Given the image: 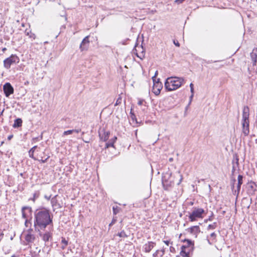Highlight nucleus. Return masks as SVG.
I'll return each instance as SVG.
<instances>
[{"label": "nucleus", "instance_id": "63", "mask_svg": "<svg viewBox=\"0 0 257 257\" xmlns=\"http://www.w3.org/2000/svg\"><path fill=\"white\" fill-rule=\"evenodd\" d=\"M247 200V199H246V198H244L243 199V201H244V200Z\"/></svg>", "mask_w": 257, "mask_h": 257}, {"label": "nucleus", "instance_id": "44", "mask_svg": "<svg viewBox=\"0 0 257 257\" xmlns=\"http://www.w3.org/2000/svg\"><path fill=\"white\" fill-rule=\"evenodd\" d=\"M174 42V44L177 47H179L180 46V44L178 42V41H175V40H174L173 41Z\"/></svg>", "mask_w": 257, "mask_h": 257}, {"label": "nucleus", "instance_id": "13", "mask_svg": "<svg viewBox=\"0 0 257 257\" xmlns=\"http://www.w3.org/2000/svg\"><path fill=\"white\" fill-rule=\"evenodd\" d=\"M98 134L101 140L106 142L108 140L110 135V132L109 131H105L104 128H102L100 129Z\"/></svg>", "mask_w": 257, "mask_h": 257}, {"label": "nucleus", "instance_id": "40", "mask_svg": "<svg viewBox=\"0 0 257 257\" xmlns=\"http://www.w3.org/2000/svg\"><path fill=\"white\" fill-rule=\"evenodd\" d=\"M185 0H175L174 1V3L178 4V5H179L180 4H182V3H183Z\"/></svg>", "mask_w": 257, "mask_h": 257}, {"label": "nucleus", "instance_id": "60", "mask_svg": "<svg viewBox=\"0 0 257 257\" xmlns=\"http://www.w3.org/2000/svg\"><path fill=\"white\" fill-rule=\"evenodd\" d=\"M6 50H7V48H3L2 51H3V52H5Z\"/></svg>", "mask_w": 257, "mask_h": 257}, {"label": "nucleus", "instance_id": "38", "mask_svg": "<svg viewBox=\"0 0 257 257\" xmlns=\"http://www.w3.org/2000/svg\"><path fill=\"white\" fill-rule=\"evenodd\" d=\"M117 221V219H116V217H113L112 218V220L111 222V223L109 224V226H112V225H113Z\"/></svg>", "mask_w": 257, "mask_h": 257}, {"label": "nucleus", "instance_id": "54", "mask_svg": "<svg viewBox=\"0 0 257 257\" xmlns=\"http://www.w3.org/2000/svg\"><path fill=\"white\" fill-rule=\"evenodd\" d=\"M13 137V135H10V136H8V139L9 140H11Z\"/></svg>", "mask_w": 257, "mask_h": 257}, {"label": "nucleus", "instance_id": "29", "mask_svg": "<svg viewBox=\"0 0 257 257\" xmlns=\"http://www.w3.org/2000/svg\"><path fill=\"white\" fill-rule=\"evenodd\" d=\"M117 235H118L120 237H123V238L127 237L128 236V235L126 234L124 230H122V231H120V232H118L117 233Z\"/></svg>", "mask_w": 257, "mask_h": 257}, {"label": "nucleus", "instance_id": "36", "mask_svg": "<svg viewBox=\"0 0 257 257\" xmlns=\"http://www.w3.org/2000/svg\"><path fill=\"white\" fill-rule=\"evenodd\" d=\"M130 113H131V117L132 120H135L136 121V122H137L136 116L135 113L132 112V109H131Z\"/></svg>", "mask_w": 257, "mask_h": 257}, {"label": "nucleus", "instance_id": "39", "mask_svg": "<svg viewBox=\"0 0 257 257\" xmlns=\"http://www.w3.org/2000/svg\"><path fill=\"white\" fill-rule=\"evenodd\" d=\"M190 87L191 93H194V88H193V84L192 83H191L190 84Z\"/></svg>", "mask_w": 257, "mask_h": 257}, {"label": "nucleus", "instance_id": "10", "mask_svg": "<svg viewBox=\"0 0 257 257\" xmlns=\"http://www.w3.org/2000/svg\"><path fill=\"white\" fill-rule=\"evenodd\" d=\"M153 86L152 91L156 95L160 93L161 90L163 88V85L161 82H155V79H153Z\"/></svg>", "mask_w": 257, "mask_h": 257}, {"label": "nucleus", "instance_id": "17", "mask_svg": "<svg viewBox=\"0 0 257 257\" xmlns=\"http://www.w3.org/2000/svg\"><path fill=\"white\" fill-rule=\"evenodd\" d=\"M39 235L45 243L52 239V233L50 231H46L44 233L40 232Z\"/></svg>", "mask_w": 257, "mask_h": 257}, {"label": "nucleus", "instance_id": "47", "mask_svg": "<svg viewBox=\"0 0 257 257\" xmlns=\"http://www.w3.org/2000/svg\"><path fill=\"white\" fill-rule=\"evenodd\" d=\"M73 133L75 132V133H78L81 132V129H74V130H73Z\"/></svg>", "mask_w": 257, "mask_h": 257}, {"label": "nucleus", "instance_id": "12", "mask_svg": "<svg viewBox=\"0 0 257 257\" xmlns=\"http://www.w3.org/2000/svg\"><path fill=\"white\" fill-rule=\"evenodd\" d=\"M89 36H86L81 42L79 48L81 51H87L89 46Z\"/></svg>", "mask_w": 257, "mask_h": 257}, {"label": "nucleus", "instance_id": "46", "mask_svg": "<svg viewBox=\"0 0 257 257\" xmlns=\"http://www.w3.org/2000/svg\"><path fill=\"white\" fill-rule=\"evenodd\" d=\"M179 176L180 177V179L179 180V182L177 183V185H178L181 183V182H182V179H183L182 176L181 175H179Z\"/></svg>", "mask_w": 257, "mask_h": 257}, {"label": "nucleus", "instance_id": "24", "mask_svg": "<svg viewBox=\"0 0 257 257\" xmlns=\"http://www.w3.org/2000/svg\"><path fill=\"white\" fill-rule=\"evenodd\" d=\"M57 196V195H55V196L52 198L51 200V203L52 207L58 206L59 208H60L61 206L58 202V200H57L56 198Z\"/></svg>", "mask_w": 257, "mask_h": 257}, {"label": "nucleus", "instance_id": "53", "mask_svg": "<svg viewBox=\"0 0 257 257\" xmlns=\"http://www.w3.org/2000/svg\"><path fill=\"white\" fill-rule=\"evenodd\" d=\"M161 252H162V254H161L160 256H163L164 254V252H165L164 249H163L161 250Z\"/></svg>", "mask_w": 257, "mask_h": 257}, {"label": "nucleus", "instance_id": "18", "mask_svg": "<svg viewBox=\"0 0 257 257\" xmlns=\"http://www.w3.org/2000/svg\"><path fill=\"white\" fill-rule=\"evenodd\" d=\"M249 109L247 106H245L243 107L242 111V117L241 121H249Z\"/></svg>", "mask_w": 257, "mask_h": 257}, {"label": "nucleus", "instance_id": "49", "mask_svg": "<svg viewBox=\"0 0 257 257\" xmlns=\"http://www.w3.org/2000/svg\"><path fill=\"white\" fill-rule=\"evenodd\" d=\"M143 102H144V100H140L138 103L139 105H141L143 104Z\"/></svg>", "mask_w": 257, "mask_h": 257}, {"label": "nucleus", "instance_id": "52", "mask_svg": "<svg viewBox=\"0 0 257 257\" xmlns=\"http://www.w3.org/2000/svg\"><path fill=\"white\" fill-rule=\"evenodd\" d=\"M45 198L48 200H49L51 198V195H50L49 196H47V195H45Z\"/></svg>", "mask_w": 257, "mask_h": 257}, {"label": "nucleus", "instance_id": "48", "mask_svg": "<svg viewBox=\"0 0 257 257\" xmlns=\"http://www.w3.org/2000/svg\"><path fill=\"white\" fill-rule=\"evenodd\" d=\"M194 96V93H191V95H190V97H189V99H190V103L191 102L192 100V99H193V97Z\"/></svg>", "mask_w": 257, "mask_h": 257}, {"label": "nucleus", "instance_id": "59", "mask_svg": "<svg viewBox=\"0 0 257 257\" xmlns=\"http://www.w3.org/2000/svg\"><path fill=\"white\" fill-rule=\"evenodd\" d=\"M169 162H172L173 161V159L172 158H170L169 159Z\"/></svg>", "mask_w": 257, "mask_h": 257}, {"label": "nucleus", "instance_id": "14", "mask_svg": "<svg viewBox=\"0 0 257 257\" xmlns=\"http://www.w3.org/2000/svg\"><path fill=\"white\" fill-rule=\"evenodd\" d=\"M242 133L247 136L249 133V121H241Z\"/></svg>", "mask_w": 257, "mask_h": 257}, {"label": "nucleus", "instance_id": "15", "mask_svg": "<svg viewBox=\"0 0 257 257\" xmlns=\"http://www.w3.org/2000/svg\"><path fill=\"white\" fill-rule=\"evenodd\" d=\"M256 186L255 184L251 182L248 183L247 185V193L249 195H254L256 191Z\"/></svg>", "mask_w": 257, "mask_h": 257}, {"label": "nucleus", "instance_id": "5", "mask_svg": "<svg viewBox=\"0 0 257 257\" xmlns=\"http://www.w3.org/2000/svg\"><path fill=\"white\" fill-rule=\"evenodd\" d=\"M162 182L163 188L166 190H169L173 185L174 181L171 180V173L170 172L163 174Z\"/></svg>", "mask_w": 257, "mask_h": 257}, {"label": "nucleus", "instance_id": "34", "mask_svg": "<svg viewBox=\"0 0 257 257\" xmlns=\"http://www.w3.org/2000/svg\"><path fill=\"white\" fill-rule=\"evenodd\" d=\"M236 181V180L235 178H232L231 180V188L232 189V191L234 189V184Z\"/></svg>", "mask_w": 257, "mask_h": 257}, {"label": "nucleus", "instance_id": "9", "mask_svg": "<svg viewBox=\"0 0 257 257\" xmlns=\"http://www.w3.org/2000/svg\"><path fill=\"white\" fill-rule=\"evenodd\" d=\"M243 176L241 175H239L237 177V185L236 189H233L232 191L233 194L236 196V198H237L240 190L241 188V185L243 183Z\"/></svg>", "mask_w": 257, "mask_h": 257}, {"label": "nucleus", "instance_id": "28", "mask_svg": "<svg viewBox=\"0 0 257 257\" xmlns=\"http://www.w3.org/2000/svg\"><path fill=\"white\" fill-rule=\"evenodd\" d=\"M138 49H142V52H141V54L140 55H138V53L136 54L137 55V56L139 58H140V59H143V58H144V56H145V52L144 51V49H143V47L142 46V47H138Z\"/></svg>", "mask_w": 257, "mask_h": 257}, {"label": "nucleus", "instance_id": "50", "mask_svg": "<svg viewBox=\"0 0 257 257\" xmlns=\"http://www.w3.org/2000/svg\"><path fill=\"white\" fill-rule=\"evenodd\" d=\"M163 242L167 245L170 243V241L169 240H164Z\"/></svg>", "mask_w": 257, "mask_h": 257}, {"label": "nucleus", "instance_id": "51", "mask_svg": "<svg viewBox=\"0 0 257 257\" xmlns=\"http://www.w3.org/2000/svg\"><path fill=\"white\" fill-rule=\"evenodd\" d=\"M38 140V138L37 137V138H34L33 139L32 141L34 143H35L36 141H37Z\"/></svg>", "mask_w": 257, "mask_h": 257}, {"label": "nucleus", "instance_id": "23", "mask_svg": "<svg viewBox=\"0 0 257 257\" xmlns=\"http://www.w3.org/2000/svg\"><path fill=\"white\" fill-rule=\"evenodd\" d=\"M22 120L21 118H18L15 120L14 123L13 125V127L18 128L22 126Z\"/></svg>", "mask_w": 257, "mask_h": 257}, {"label": "nucleus", "instance_id": "58", "mask_svg": "<svg viewBox=\"0 0 257 257\" xmlns=\"http://www.w3.org/2000/svg\"><path fill=\"white\" fill-rule=\"evenodd\" d=\"M207 241L209 244L211 245L212 244V242H211L209 239H207Z\"/></svg>", "mask_w": 257, "mask_h": 257}, {"label": "nucleus", "instance_id": "57", "mask_svg": "<svg viewBox=\"0 0 257 257\" xmlns=\"http://www.w3.org/2000/svg\"><path fill=\"white\" fill-rule=\"evenodd\" d=\"M208 220H209V221H212V216H209V217L208 218Z\"/></svg>", "mask_w": 257, "mask_h": 257}, {"label": "nucleus", "instance_id": "55", "mask_svg": "<svg viewBox=\"0 0 257 257\" xmlns=\"http://www.w3.org/2000/svg\"><path fill=\"white\" fill-rule=\"evenodd\" d=\"M157 74H158V71H157L155 74V75L152 77L153 80V79H155V78L156 77V76H157Z\"/></svg>", "mask_w": 257, "mask_h": 257}, {"label": "nucleus", "instance_id": "25", "mask_svg": "<svg viewBox=\"0 0 257 257\" xmlns=\"http://www.w3.org/2000/svg\"><path fill=\"white\" fill-rule=\"evenodd\" d=\"M40 194L39 191H35L33 194V197L29 198V200H32L35 202L36 200L39 197Z\"/></svg>", "mask_w": 257, "mask_h": 257}, {"label": "nucleus", "instance_id": "22", "mask_svg": "<svg viewBox=\"0 0 257 257\" xmlns=\"http://www.w3.org/2000/svg\"><path fill=\"white\" fill-rule=\"evenodd\" d=\"M238 161H239V159L237 157H236V158L235 159V162H234V161H232V171H231V174L232 175H233V174L235 172L236 168L238 167V165H239Z\"/></svg>", "mask_w": 257, "mask_h": 257}, {"label": "nucleus", "instance_id": "16", "mask_svg": "<svg viewBox=\"0 0 257 257\" xmlns=\"http://www.w3.org/2000/svg\"><path fill=\"white\" fill-rule=\"evenodd\" d=\"M186 230L193 235L195 236V237H197L198 234L200 232V229L198 225L191 226V227L187 228Z\"/></svg>", "mask_w": 257, "mask_h": 257}, {"label": "nucleus", "instance_id": "27", "mask_svg": "<svg viewBox=\"0 0 257 257\" xmlns=\"http://www.w3.org/2000/svg\"><path fill=\"white\" fill-rule=\"evenodd\" d=\"M61 243L62 244L61 248L64 249L68 245V240L64 237H62Z\"/></svg>", "mask_w": 257, "mask_h": 257}, {"label": "nucleus", "instance_id": "6", "mask_svg": "<svg viewBox=\"0 0 257 257\" xmlns=\"http://www.w3.org/2000/svg\"><path fill=\"white\" fill-rule=\"evenodd\" d=\"M19 61V57L16 55L12 54L10 57L6 58L4 61V65L6 68L9 69L12 64L18 63Z\"/></svg>", "mask_w": 257, "mask_h": 257}, {"label": "nucleus", "instance_id": "45", "mask_svg": "<svg viewBox=\"0 0 257 257\" xmlns=\"http://www.w3.org/2000/svg\"><path fill=\"white\" fill-rule=\"evenodd\" d=\"M170 251L172 252H175V249L174 247L173 246H170Z\"/></svg>", "mask_w": 257, "mask_h": 257}, {"label": "nucleus", "instance_id": "56", "mask_svg": "<svg viewBox=\"0 0 257 257\" xmlns=\"http://www.w3.org/2000/svg\"><path fill=\"white\" fill-rule=\"evenodd\" d=\"M82 140L86 143H89L90 142V141L87 140H84V139H82Z\"/></svg>", "mask_w": 257, "mask_h": 257}, {"label": "nucleus", "instance_id": "2", "mask_svg": "<svg viewBox=\"0 0 257 257\" xmlns=\"http://www.w3.org/2000/svg\"><path fill=\"white\" fill-rule=\"evenodd\" d=\"M184 83L182 77H168L165 82V87L169 91H173L179 88Z\"/></svg>", "mask_w": 257, "mask_h": 257}, {"label": "nucleus", "instance_id": "1", "mask_svg": "<svg viewBox=\"0 0 257 257\" xmlns=\"http://www.w3.org/2000/svg\"><path fill=\"white\" fill-rule=\"evenodd\" d=\"M34 226L36 231L45 229L47 226L53 224V214L50 210L45 207H41L34 212Z\"/></svg>", "mask_w": 257, "mask_h": 257}, {"label": "nucleus", "instance_id": "33", "mask_svg": "<svg viewBox=\"0 0 257 257\" xmlns=\"http://www.w3.org/2000/svg\"><path fill=\"white\" fill-rule=\"evenodd\" d=\"M25 219V225L26 226H28V223H30V224H32L31 223V221H32V217L31 216L30 217V219H29L28 218H24Z\"/></svg>", "mask_w": 257, "mask_h": 257}, {"label": "nucleus", "instance_id": "7", "mask_svg": "<svg viewBox=\"0 0 257 257\" xmlns=\"http://www.w3.org/2000/svg\"><path fill=\"white\" fill-rule=\"evenodd\" d=\"M33 230L32 228L29 229L26 233L25 239L28 244L33 243L36 240V236L33 233Z\"/></svg>", "mask_w": 257, "mask_h": 257}, {"label": "nucleus", "instance_id": "61", "mask_svg": "<svg viewBox=\"0 0 257 257\" xmlns=\"http://www.w3.org/2000/svg\"><path fill=\"white\" fill-rule=\"evenodd\" d=\"M155 82H161L160 81V79H157V80H155Z\"/></svg>", "mask_w": 257, "mask_h": 257}, {"label": "nucleus", "instance_id": "3", "mask_svg": "<svg viewBox=\"0 0 257 257\" xmlns=\"http://www.w3.org/2000/svg\"><path fill=\"white\" fill-rule=\"evenodd\" d=\"M204 212L205 210L203 208L193 207L192 212L189 213V220L193 222L197 220V218H202Z\"/></svg>", "mask_w": 257, "mask_h": 257}, {"label": "nucleus", "instance_id": "4", "mask_svg": "<svg viewBox=\"0 0 257 257\" xmlns=\"http://www.w3.org/2000/svg\"><path fill=\"white\" fill-rule=\"evenodd\" d=\"M183 242H187V246L182 245L181 246L180 255L183 257H190L189 252L193 249L194 242L188 239H185Z\"/></svg>", "mask_w": 257, "mask_h": 257}, {"label": "nucleus", "instance_id": "42", "mask_svg": "<svg viewBox=\"0 0 257 257\" xmlns=\"http://www.w3.org/2000/svg\"><path fill=\"white\" fill-rule=\"evenodd\" d=\"M49 158V157H48L47 158H46L45 159L43 160V159H41V160H39V161L42 163H45V162H47V160L48 159V158Z\"/></svg>", "mask_w": 257, "mask_h": 257}, {"label": "nucleus", "instance_id": "19", "mask_svg": "<svg viewBox=\"0 0 257 257\" xmlns=\"http://www.w3.org/2000/svg\"><path fill=\"white\" fill-rule=\"evenodd\" d=\"M155 245V242L153 241H148L143 246V250L146 252H150Z\"/></svg>", "mask_w": 257, "mask_h": 257}, {"label": "nucleus", "instance_id": "31", "mask_svg": "<svg viewBox=\"0 0 257 257\" xmlns=\"http://www.w3.org/2000/svg\"><path fill=\"white\" fill-rule=\"evenodd\" d=\"M25 33L27 36H29L30 38H33L34 39H35V35L33 33H32L31 31H28L26 30L25 31Z\"/></svg>", "mask_w": 257, "mask_h": 257}, {"label": "nucleus", "instance_id": "43", "mask_svg": "<svg viewBox=\"0 0 257 257\" xmlns=\"http://www.w3.org/2000/svg\"><path fill=\"white\" fill-rule=\"evenodd\" d=\"M159 251V250H156V252L153 253V257H158L157 256H158Z\"/></svg>", "mask_w": 257, "mask_h": 257}, {"label": "nucleus", "instance_id": "41", "mask_svg": "<svg viewBox=\"0 0 257 257\" xmlns=\"http://www.w3.org/2000/svg\"><path fill=\"white\" fill-rule=\"evenodd\" d=\"M210 236H211V237H212L213 240H214V239H216V234L215 232H212V233H211Z\"/></svg>", "mask_w": 257, "mask_h": 257}, {"label": "nucleus", "instance_id": "32", "mask_svg": "<svg viewBox=\"0 0 257 257\" xmlns=\"http://www.w3.org/2000/svg\"><path fill=\"white\" fill-rule=\"evenodd\" d=\"M217 227V223L214 222L213 224H209L207 227V229H214Z\"/></svg>", "mask_w": 257, "mask_h": 257}, {"label": "nucleus", "instance_id": "26", "mask_svg": "<svg viewBox=\"0 0 257 257\" xmlns=\"http://www.w3.org/2000/svg\"><path fill=\"white\" fill-rule=\"evenodd\" d=\"M37 148V146H35L32 147L29 151V157L34 160H36V158L34 156V153L35 152V150Z\"/></svg>", "mask_w": 257, "mask_h": 257}, {"label": "nucleus", "instance_id": "20", "mask_svg": "<svg viewBox=\"0 0 257 257\" xmlns=\"http://www.w3.org/2000/svg\"><path fill=\"white\" fill-rule=\"evenodd\" d=\"M251 59L252 61V65L255 66L257 62V48H254L250 54Z\"/></svg>", "mask_w": 257, "mask_h": 257}, {"label": "nucleus", "instance_id": "11", "mask_svg": "<svg viewBox=\"0 0 257 257\" xmlns=\"http://www.w3.org/2000/svg\"><path fill=\"white\" fill-rule=\"evenodd\" d=\"M21 212L23 218H28L29 215H32V208L30 206H25L22 207Z\"/></svg>", "mask_w": 257, "mask_h": 257}, {"label": "nucleus", "instance_id": "37", "mask_svg": "<svg viewBox=\"0 0 257 257\" xmlns=\"http://www.w3.org/2000/svg\"><path fill=\"white\" fill-rule=\"evenodd\" d=\"M121 103V97L119 96L116 100V102L114 104L115 106L118 105Z\"/></svg>", "mask_w": 257, "mask_h": 257}, {"label": "nucleus", "instance_id": "30", "mask_svg": "<svg viewBox=\"0 0 257 257\" xmlns=\"http://www.w3.org/2000/svg\"><path fill=\"white\" fill-rule=\"evenodd\" d=\"M120 210V208L117 206H113V207H112L113 213L114 215H116L117 213H118L119 212Z\"/></svg>", "mask_w": 257, "mask_h": 257}, {"label": "nucleus", "instance_id": "35", "mask_svg": "<svg viewBox=\"0 0 257 257\" xmlns=\"http://www.w3.org/2000/svg\"><path fill=\"white\" fill-rule=\"evenodd\" d=\"M73 133V130L64 131L63 134V136H66L68 135H70V134H72Z\"/></svg>", "mask_w": 257, "mask_h": 257}, {"label": "nucleus", "instance_id": "62", "mask_svg": "<svg viewBox=\"0 0 257 257\" xmlns=\"http://www.w3.org/2000/svg\"><path fill=\"white\" fill-rule=\"evenodd\" d=\"M12 257H18V256H16L15 254H13V255L12 256Z\"/></svg>", "mask_w": 257, "mask_h": 257}, {"label": "nucleus", "instance_id": "21", "mask_svg": "<svg viewBox=\"0 0 257 257\" xmlns=\"http://www.w3.org/2000/svg\"><path fill=\"white\" fill-rule=\"evenodd\" d=\"M117 140V137L114 136L105 144V149H108L109 147H114V144Z\"/></svg>", "mask_w": 257, "mask_h": 257}, {"label": "nucleus", "instance_id": "64", "mask_svg": "<svg viewBox=\"0 0 257 257\" xmlns=\"http://www.w3.org/2000/svg\"><path fill=\"white\" fill-rule=\"evenodd\" d=\"M255 143L257 144V139L255 140Z\"/></svg>", "mask_w": 257, "mask_h": 257}, {"label": "nucleus", "instance_id": "8", "mask_svg": "<svg viewBox=\"0 0 257 257\" xmlns=\"http://www.w3.org/2000/svg\"><path fill=\"white\" fill-rule=\"evenodd\" d=\"M3 90L6 97H9L14 93V91L13 87L9 82H7L4 85Z\"/></svg>", "mask_w": 257, "mask_h": 257}]
</instances>
